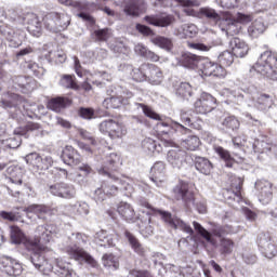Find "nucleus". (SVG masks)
Listing matches in <instances>:
<instances>
[{
  "label": "nucleus",
  "instance_id": "79ce46f5",
  "mask_svg": "<svg viewBox=\"0 0 277 277\" xmlns=\"http://www.w3.org/2000/svg\"><path fill=\"white\" fill-rule=\"evenodd\" d=\"M274 105V100H272V95L262 93L258 96L255 101V107L260 109V111H265L269 109Z\"/></svg>",
  "mask_w": 277,
  "mask_h": 277
},
{
  "label": "nucleus",
  "instance_id": "37998d69",
  "mask_svg": "<svg viewBox=\"0 0 277 277\" xmlns=\"http://www.w3.org/2000/svg\"><path fill=\"white\" fill-rule=\"evenodd\" d=\"M140 206L144 207L145 209H148V211H147V215L149 216L148 224H150V222H153V219H151L153 216L157 217V215H159L161 217V220L163 219V213H166V211L153 207V205H150V202H148L147 200H141Z\"/></svg>",
  "mask_w": 277,
  "mask_h": 277
},
{
  "label": "nucleus",
  "instance_id": "49530a36",
  "mask_svg": "<svg viewBox=\"0 0 277 277\" xmlns=\"http://www.w3.org/2000/svg\"><path fill=\"white\" fill-rule=\"evenodd\" d=\"M265 31V24L261 19H255L248 28V34L251 38H259Z\"/></svg>",
  "mask_w": 277,
  "mask_h": 277
},
{
  "label": "nucleus",
  "instance_id": "f704fd0d",
  "mask_svg": "<svg viewBox=\"0 0 277 277\" xmlns=\"http://www.w3.org/2000/svg\"><path fill=\"white\" fill-rule=\"evenodd\" d=\"M58 84L62 88H65V90H79V84L77 83V77H75V75H61Z\"/></svg>",
  "mask_w": 277,
  "mask_h": 277
},
{
  "label": "nucleus",
  "instance_id": "a211bd4d",
  "mask_svg": "<svg viewBox=\"0 0 277 277\" xmlns=\"http://www.w3.org/2000/svg\"><path fill=\"white\" fill-rule=\"evenodd\" d=\"M255 187L258 192H260V202H262V205H269V202H272V198H274L272 183H269V181H260L255 183Z\"/></svg>",
  "mask_w": 277,
  "mask_h": 277
},
{
  "label": "nucleus",
  "instance_id": "69168bd1",
  "mask_svg": "<svg viewBox=\"0 0 277 277\" xmlns=\"http://www.w3.org/2000/svg\"><path fill=\"white\" fill-rule=\"evenodd\" d=\"M78 116L84 120H92V118H94V108L81 107L78 110Z\"/></svg>",
  "mask_w": 277,
  "mask_h": 277
},
{
  "label": "nucleus",
  "instance_id": "9b49d317",
  "mask_svg": "<svg viewBox=\"0 0 277 277\" xmlns=\"http://www.w3.org/2000/svg\"><path fill=\"white\" fill-rule=\"evenodd\" d=\"M173 196L176 200H183L186 207L196 202V195L193 190H189V183L183 180H180L173 188Z\"/></svg>",
  "mask_w": 277,
  "mask_h": 277
},
{
  "label": "nucleus",
  "instance_id": "0e129e2a",
  "mask_svg": "<svg viewBox=\"0 0 277 277\" xmlns=\"http://www.w3.org/2000/svg\"><path fill=\"white\" fill-rule=\"evenodd\" d=\"M51 166H53V158L51 156H47L44 158L41 157L36 170H49Z\"/></svg>",
  "mask_w": 277,
  "mask_h": 277
},
{
  "label": "nucleus",
  "instance_id": "4468645a",
  "mask_svg": "<svg viewBox=\"0 0 277 277\" xmlns=\"http://www.w3.org/2000/svg\"><path fill=\"white\" fill-rule=\"evenodd\" d=\"M50 194L52 196H56V198H64L66 200H70V198H75V187L65 182H58L49 187Z\"/></svg>",
  "mask_w": 277,
  "mask_h": 277
},
{
  "label": "nucleus",
  "instance_id": "a19ab883",
  "mask_svg": "<svg viewBox=\"0 0 277 277\" xmlns=\"http://www.w3.org/2000/svg\"><path fill=\"white\" fill-rule=\"evenodd\" d=\"M233 250H235V240L230 238H221L219 242V252L224 256H228V254H233Z\"/></svg>",
  "mask_w": 277,
  "mask_h": 277
},
{
  "label": "nucleus",
  "instance_id": "423d86ee",
  "mask_svg": "<svg viewBox=\"0 0 277 277\" xmlns=\"http://www.w3.org/2000/svg\"><path fill=\"white\" fill-rule=\"evenodd\" d=\"M119 181H115L111 177H109V180L103 181L101 187L94 192V200L96 202H103V200L106 198H114V196H118V192H120V189L115 183H119Z\"/></svg>",
  "mask_w": 277,
  "mask_h": 277
},
{
  "label": "nucleus",
  "instance_id": "a18cd8bd",
  "mask_svg": "<svg viewBox=\"0 0 277 277\" xmlns=\"http://www.w3.org/2000/svg\"><path fill=\"white\" fill-rule=\"evenodd\" d=\"M95 242L104 248H107V246L111 248V246H114V239L109 237V234H107V230L105 229L95 234Z\"/></svg>",
  "mask_w": 277,
  "mask_h": 277
},
{
  "label": "nucleus",
  "instance_id": "20e7f679",
  "mask_svg": "<svg viewBox=\"0 0 277 277\" xmlns=\"http://www.w3.org/2000/svg\"><path fill=\"white\" fill-rule=\"evenodd\" d=\"M98 130L103 135H108L110 140H122L127 135V126L114 119L103 120L98 124Z\"/></svg>",
  "mask_w": 277,
  "mask_h": 277
},
{
  "label": "nucleus",
  "instance_id": "338daca9",
  "mask_svg": "<svg viewBox=\"0 0 277 277\" xmlns=\"http://www.w3.org/2000/svg\"><path fill=\"white\" fill-rule=\"evenodd\" d=\"M265 255L267 259H274L277 254V247L274 243H268L267 247L264 250Z\"/></svg>",
  "mask_w": 277,
  "mask_h": 277
},
{
  "label": "nucleus",
  "instance_id": "473e14b6",
  "mask_svg": "<svg viewBox=\"0 0 277 277\" xmlns=\"http://www.w3.org/2000/svg\"><path fill=\"white\" fill-rule=\"evenodd\" d=\"M144 8V0H130L124 6V12L128 16H140Z\"/></svg>",
  "mask_w": 277,
  "mask_h": 277
},
{
  "label": "nucleus",
  "instance_id": "8fccbe9b",
  "mask_svg": "<svg viewBox=\"0 0 277 277\" xmlns=\"http://www.w3.org/2000/svg\"><path fill=\"white\" fill-rule=\"evenodd\" d=\"M135 107L141 108L143 110L144 116H146V118H150L151 120L161 121V115L154 111L153 107H150L144 103H136Z\"/></svg>",
  "mask_w": 277,
  "mask_h": 277
},
{
  "label": "nucleus",
  "instance_id": "a878e982",
  "mask_svg": "<svg viewBox=\"0 0 277 277\" xmlns=\"http://www.w3.org/2000/svg\"><path fill=\"white\" fill-rule=\"evenodd\" d=\"M150 181L154 183H163L166 181V163L157 161L150 169Z\"/></svg>",
  "mask_w": 277,
  "mask_h": 277
},
{
  "label": "nucleus",
  "instance_id": "b1692460",
  "mask_svg": "<svg viewBox=\"0 0 277 277\" xmlns=\"http://www.w3.org/2000/svg\"><path fill=\"white\" fill-rule=\"evenodd\" d=\"M144 21L148 23V25H153L154 27H169L174 22V17L172 15L161 16V15H146Z\"/></svg>",
  "mask_w": 277,
  "mask_h": 277
},
{
  "label": "nucleus",
  "instance_id": "f03ea898",
  "mask_svg": "<svg viewBox=\"0 0 277 277\" xmlns=\"http://www.w3.org/2000/svg\"><path fill=\"white\" fill-rule=\"evenodd\" d=\"M43 27L52 34L66 31L70 25V15L65 12L51 11L42 17Z\"/></svg>",
  "mask_w": 277,
  "mask_h": 277
},
{
  "label": "nucleus",
  "instance_id": "e433bc0d",
  "mask_svg": "<svg viewBox=\"0 0 277 277\" xmlns=\"http://www.w3.org/2000/svg\"><path fill=\"white\" fill-rule=\"evenodd\" d=\"M167 159L169 163H171V166H173L174 168H179V166H182L185 159V151L171 149L168 153Z\"/></svg>",
  "mask_w": 277,
  "mask_h": 277
},
{
  "label": "nucleus",
  "instance_id": "6e6552de",
  "mask_svg": "<svg viewBox=\"0 0 277 277\" xmlns=\"http://www.w3.org/2000/svg\"><path fill=\"white\" fill-rule=\"evenodd\" d=\"M254 68L261 75H269V70H276L277 68V54L269 50L261 54L260 58L254 65Z\"/></svg>",
  "mask_w": 277,
  "mask_h": 277
},
{
  "label": "nucleus",
  "instance_id": "6ab92c4d",
  "mask_svg": "<svg viewBox=\"0 0 277 277\" xmlns=\"http://www.w3.org/2000/svg\"><path fill=\"white\" fill-rule=\"evenodd\" d=\"M0 36H3V38L8 40L9 47H12L13 49H18V47L23 44V41L16 31H14V29L6 24L0 25Z\"/></svg>",
  "mask_w": 277,
  "mask_h": 277
},
{
  "label": "nucleus",
  "instance_id": "603ef678",
  "mask_svg": "<svg viewBox=\"0 0 277 277\" xmlns=\"http://www.w3.org/2000/svg\"><path fill=\"white\" fill-rule=\"evenodd\" d=\"M153 44H156V47H160V49H166V51H170L172 49V40L166 38V37H155L151 38Z\"/></svg>",
  "mask_w": 277,
  "mask_h": 277
},
{
  "label": "nucleus",
  "instance_id": "ea45409f",
  "mask_svg": "<svg viewBox=\"0 0 277 277\" xmlns=\"http://www.w3.org/2000/svg\"><path fill=\"white\" fill-rule=\"evenodd\" d=\"M102 263L106 269H111L113 272L120 268V261L113 253H105L102 256Z\"/></svg>",
  "mask_w": 277,
  "mask_h": 277
},
{
  "label": "nucleus",
  "instance_id": "72a5a7b5",
  "mask_svg": "<svg viewBox=\"0 0 277 277\" xmlns=\"http://www.w3.org/2000/svg\"><path fill=\"white\" fill-rule=\"evenodd\" d=\"M200 18H209L214 21V23H222L224 18V13H216L214 9L211 8H201L198 12Z\"/></svg>",
  "mask_w": 277,
  "mask_h": 277
},
{
  "label": "nucleus",
  "instance_id": "e2e57ef3",
  "mask_svg": "<svg viewBox=\"0 0 277 277\" xmlns=\"http://www.w3.org/2000/svg\"><path fill=\"white\" fill-rule=\"evenodd\" d=\"M0 217H2V220H5L6 222H18V220H21V215H18V212L1 211Z\"/></svg>",
  "mask_w": 277,
  "mask_h": 277
},
{
  "label": "nucleus",
  "instance_id": "864d4df0",
  "mask_svg": "<svg viewBox=\"0 0 277 277\" xmlns=\"http://www.w3.org/2000/svg\"><path fill=\"white\" fill-rule=\"evenodd\" d=\"M144 150L148 153H159L161 150V145H157V141L148 137L145 138L142 143Z\"/></svg>",
  "mask_w": 277,
  "mask_h": 277
},
{
  "label": "nucleus",
  "instance_id": "f3484780",
  "mask_svg": "<svg viewBox=\"0 0 277 277\" xmlns=\"http://www.w3.org/2000/svg\"><path fill=\"white\" fill-rule=\"evenodd\" d=\"M143 70H145L147 81L151 85H159L163 81V71L159 66L147 63V66H144Z\"/></svg>",
  "mask_w": 277,
  "mask_h": 277
},
{
  "label": "nucleus",
  "instance_id": "774afa93",
  "mask_svg": "<svg viewBox=\"0 0 277 277\" xmlns=\"http://www.w3.org/2000/svg\"><path fill=\"white\" fill-rule=\"evenodd\" d=\"M131 275L133 277H153V275H150V272L142 269H133L131 271Z\"/></svg>",
  "mask_w": 277,
  "mask_h": 277
},
{
  "label": "nucleus",
  "instance_id": "2eb2a0df",
  "mask_svg": "<svg viewBox=\"0 0 277 277\" xmlns=\"http://www.w3.org/2000/svg\"><path fill=\"white\" fill-rule=\"evenodd\" d=\"M162 222H164V224H168L169 226H171V228H180V230H183L184 233H187V235H193L194 234V229L192 228V226L187 223H185L183 220L176 217V216H172V213L166 211L163 213L162 216Z\"/></svg>",
  "mask_w": 277,
  "mask_h": 277
},
{
  "label": "nucleus",
  "instance_id": "c9c22d12",
  "mask_svg": "<svg viewBox=\"0 0 277 277\" xmlns=\"http://www.w3.org/2000/svg\"><path fill=\"white\" fill-rule=\"evenodd\" d=\"M214 151L222 159L226 166V168H233L235 166V158L230 155L228 149H225L222 146L214 147Z\"/></svg>",
  "mask_w": 277,
  "mask_h": 277
},
{
  "label": "nucleus",
  "instance_id": "09e8293b",
  "mask_svg": "<svg viewBox=\"0 0 277 277\" xmlns=\"http://www.w3.org/2000/svg\"><path fill=\"white\" fill-rule=\"evenodd\" d=\"M27 213H35L38 217H42L47 215V213H51V208L44 205H30L26 208Z\"/></svg>",
  "mask_w": 277,
  "mask_h": 277
},
{
  "label": "nucleus",
  "instance_id": "c03bdc74",
  "mask_svg": "<svg viewBox=\"0 0 277 277\" xmlns=\"http://www.w3.org/2000/svg\"><path fill=\"white\" fill-rule=\"evenodd\" d=\"M235 47L233 48V53L236 55V57H246L248 55V52L250 51V48L246 42L241 41V39L235 38L234 39Z\"/></svg>",
  "mask_w": 277,
  "mask_h": 277
},
{
  "label": "nucleus",
  "instance_id": "5fc2aeb1",
  "mask_svg": "<svg viewBox=\"0 0 277 277\" xmlns=\"http://www.w3.org/2000/svg\"><path fill=\"white\" fill-rule=\"evenodd\" d=\"M144 66H148V63H144L138 68L132 70V79L134 81H147L146 70H144Z\"/></svg>",
  "mask_w": 277,
  "mask_h": 277
},
{
  "label": "nucleus",
  "instance_id": "ddd939ff",
  "mask_svg": "<svg viewBox=\"0 0 277 277\" xmlns=\"http://www.w3.org/2000/svg\"><path fill=\"white\" fill-rule=\"evenodd\" d=\"M193 226L196 233H198V235H200L202 239H205L208 243H211L212 246H215V239L213 238V235L219 239H224V235H226V229L224 227L215 228L212 230V234H211L209 230L203 228L200 223L196 221L193 222Z\"/></svg>",
  "mask_w": 277,
  "mask_h": 277
},
{
  "label": "nucleus",
  "instance_id": "1a4fd4ad",
  "mask_svg": "<svg viewBox=\"0 0 277 277\" xmlns=\"http://www.w3.org/2000/svg\"><path fill=\"white\" fill-rule=\"evenodd\" d=\"M120 166H122V159L120 158V155L111 153L108 156H106L101 172L102 174L108 176V179L120 181V177L118 176V174H116V172L120 170Z\"/></svg>",
  "mask_w": 277,
  "mask_h": 277
},
{
  "label": "nucleus",
  "instance_id": "2f4dec72",
  "mask_svg": "<svg viewBox=\"0 0 277 277\" xmlns=\"http://www.w3.org/2000/svg\"><path fill=\"white\" fill-rule=\"evenodd\" d=\"M223 198L228 201L237 200V202H241V200H243V197L241 196V183L235 187L232 186V188L223 189Z\"/></svg>",
  "mask_w": 277,
  "mask_h": 277
},
{
  "label": "nucleus",
  "instance_id": "4c0bfd02",
  "mask_svg": "<svg viewBox=\"0 0 277 277\" xmlns=\"http://www.w3.org/2000/svg\"><path fill=\"white\" fill-rule=\"evenodd\" d=\"M198 56L192 53H185L180 58V64L184 66V68H190V70L198 68Z\"/></svg>",
  "mask_w": 277,
  "mask_h": 277
},
{
  "label": "nucleus",
  "instance_id": "bb28decb",
  "mask_svg": "<svg viewBox=\"0 0 277 277\" xmlns=\"http://www.w3.org/2000/svg\"><path fill=\"white\" fill-rule=\"evenodd\" d=\"M129 100L122 95H113L110 97H106L103 102V107L106 109H120L122 105H127Z\"/></svg>",
  "mask_w": 277,
  "mask_h": 277
},
{
  "label": "nucleus",
  "instance_id": "680f3d73",
  "mask_svg": "<svg viewBox=\"0 0 277 277\" xmlns=\"http://www.w3.org/2000/svg\"><path fill=\"white\" fill-rule=\"evenodd\" d=\"M70 8H74L78 12V14H81L82 12H90V4L87 2L81 1H75L71 2Z\"/></svg>",
  "mask_w": 277,
  "mask_h": 277
},
{
  "label": "nucleus",
  "instance_id": "7ed1b4c3",
  "mask_svg": "<svg viewBox=\"0 0 277 277\" xmlns=\"http://www.w3.org/2000/svg\"><path fill=\"white\" fill-rule=\"evenodd\" d=\"M38 228L41 232V238H39V248H41V250H38V251L27 250V251L31 252L32 254L30 258L32 265H35L37 269H42V267L44 266V263H47V260H44V256H42V252L47 251V246L42 245L41 241H43V243H49L53 239V234L51 233V230L47 229V227L44 226H39Z\"/></svg>",
  "mask_w": 277,
  "mask_h": 277
},
{
  "label": "nucleus",
  "instance_id": "4d7b16f0",
  "mask_svg": "<svg viewBox=\"0 0 277 277\" xmlns=\"http://www.w3.org/2000/svg\"><path fill=\"white\" fill-rule=\"evenodd\" d=\"M193 89H192V84L187 83V82H182L180 84V87L176 90V94L179 96H182V98H189L192 97L193 94Z\"/></svg>",
  "mask_w": 277,
  "mask_h": 277
},
{
  "label": "nucleus",
  "instance_id": "393cba45",
  "mask_svg": "<svg viewBox=\"0 0 277 277\" xmlns=\"http://www.w3.org/2000/svg\"><path fill=\"white\" fill-rule=\"evenodd\" d=\"M13 82L17 88L21 89L23 94H29L34 90V87L36 85V80L31 77L26 76H17L13 79Z\"/></svg>",
  "mask_w": 277,
  "mask_h": 277
},
{
  "label": "nucleus",
  "instance_id": "bf43d9fd",
  "mask_svg": "<svg viewBox=\"0 0 277 277\" xmlns=\"http://www.w3.org/2000/svg\"><path fill=\"white\" fill-rule=\"evenodd\" d=\"M198 34V28L194 24H186L182 27L183 38H194Z\"/></svg>",
  "mask_w": 277,
  "mask_h": 277
},
{
  "label": "nucleus",
  "instance_id": "f257e3e1",
  "mask_svg": "<svg viewBox=\"0 0 277 277\" xmlns=\"http://www.w3.org/2000/svg\"><path fill=\"white\" fill-rule=\"evenodd\" d=\"M154 131L158 140L164 143V146H174V141L172 140L174 133H181V135H187L192 133L190 129L176 121H159L155 126Z\"/></svg>",
  "mask_w": 277,
  "mask_h": 277
},
{
  "label": "nucleus",
  "instance_id": "aec40b11",
  "mask_svg": "<svg viewBox=\"0 0 277 277\" xmlns=\"http://www.w3.org/2000/svg\"><path fill=\"white\" fill-rule=\"evenodd\" d=\"M201 70L206 77H216L217 79H224L226 77V69L217 63L206 62Z\"/></svg>",
  "mask_w": 277,
  "mask_h": 277
},
{
  "label": "nucleus",
  "instance_id": "0eeeda50",
  "mask_svg": "<svg viewBox=\"0 0 277 277\" xmlns=\"http://www.w3.org/2000/svg\"><path fill=\"white\" fill-rule=\"evenodd\" d=\"M65 252L69 259L78 261L79 263H87L90 267H98V262L94 260L88 251L77 245H69L65 247Z\"/></svg>",
  "mask_w": 277,
  "mask_h": 277
},
{
  "label": "nucleus",
  "instance_id": "052dcab7",
  "mask_svg": "<svg viewBox=\"0 0 277 277\" xmlns=\"http://www.w3.org/2000/svg\"><path fill=\"white\" fill-rule=\"evenodd\" d=\"M219 62L222 66H230L235 62V56L229 51H225L219 56Z\"/></svg>",
  "mask_w": 277,
  "mask_h": 277
},
{
  "label": "nucleus",
  "instance_id": "9d476101",
  "mask_svg": "<svg viewBox=\"0 0 277 277\" xmlns=\"http://www.w3.org/2000/svg\"><path fill=\"white\" fill-rule=\"evenodd\" d=\"M217 107V98L207 93L205 91L201 92L200 96L196 100L194 104V109L196 114H211L213 109Z\"/></svg>",
  "mask_w": 277,
  "mask_h": 277
},
{
  "label": "nucleus",
  "instance_id": "c85d7f7f",
  "mask_svg": "<svg viewBox=\"0 0 277 277\" xmlns=\"http://www.w3.org/2000/svg\"><path fill=\"white\" fill-rule=\"evenodd\" d=\"M117 211L126 222H133L135 220V210L133 206L128 202L121 201L117 207Z\"/></svg>",
  "mask_w": 277,
  "mask_h": 277
},
{
  "label": "nucleus",
  "instance_id": "dca6fc26",
  "mask_svg": "<svg viewBox=\"0 0 277 277\" xmlns=\"http://www.w3.org/2000/svg\"><path fill=\"white\" fill-rule=\"evenodd\" d=\"M24 21L27 25V31H29L31 36L36 38L42 36V22H40V17H38L36 13H27Z\"/></svg>",
  "mask_w": 277,
  "mask_h": 277
},
{
  "label": "nucleus",
  "instance_id": "13d9d810",
  "mask_svg": "<svg viewBox=\"0 0 277 277\" xmlns=\"http://www.w3.org/2000/svg\"><path fill=\"white\" fill-rule=\"evenodd\" d=\"M41 158H42V156L40 154L30 153V154L26 155L25 161L28 166H30V168H32V170H37Z\"/></svg>",
  "mask_w": 277,
  "mask_h": 277
},
{
  "label": "nucleus",
  "instance_id": "412c9836",
  "mask_svg": "<svg viewBox=\"0 0 277 277\" xmlns=\"http://www.w3.org/2000/svg\"><path fill=\"white\" fill-rule=\"evenodd\" d=\"M62 160L67 166H79L81 163V155L72 146L67 145L63 149Z\"/></svg>",
  "mask_w": 277,
  "mask_h": 277
},
{
  "label": "nucleus",
  "instance_id": "f8f14e48",
  "mask_svg": "<svg viewBox=\"0 0 277 277\" xmlns=\"http://www.w3.org/2000/svg\"><path fill=\"white\" fill-rule=\"evenodd\" d=\"M222 31H225L227 38H234L241 34V25L233 18V14L229 12H223V19L220 23Z\"/></svg>",
  "mask_w": 277,
  "mask_h": 277
},
{
  "label": "nucleus",
  "instance_id": "7c9ffc66",
  "mask_svg": "<svg viewBox=\"0 0 277 277\" xmlns=\"http://www.w3.org/2000/svg\"><path fill=\"white\" fill-rule=\"evenodd\" d=\"M195 168L201 174L209 175V174H211V171L213 170V163H211L210 159H207L205 157H196L195 158Z\"/></svg>",
  "mask_w": 277,
  "mask_h": 277
},
{
  "label": "nucleus",
  "instance_id": "58836bf2",
  "mask_svg": "<svg viewBox=\"0 0 277 277\" xmlns=\"http://www.w3.org/2000/svg\"><path fill=\"white\" fill-rule=\"evenodd\" d=\"M40 129H42L40 123L28 121L25 126L15 128L13 133L14 135H27L34 131H40Z\"/></svg>",
  "mask_w": 277,
  "mask_h": 277
},
{
  "label": "nucleus",
  "instance_id": "3c124183",
  "mask_svg": "<svg viewBox=\"0 0 277 277\" xmlns=\"http://www.w3.org/2000/svg\"><path fill=\"white\" fill-rule=\"evenodd\" d=\"M222 126L225 127V129H229V131H237L239 127H241V123L237 117L228 116L223 119Z\"/></svg>",
  "mask_w": 277,
  "mask_h": 277
},
{
  "label": "nucleus",
  "instance_id": "cd10ccee",
  "mask_svg": "<svg viewBox=\"0 0 277 277\" xmlns=\"http://www.w3.org/2000/svg\"><path fill=\"white\" fill-rule=\"evenodd\" d=\"M194 114L193 110H182L180 114V118L184 124L187 127H190V129H195L196 131H200L202 129V119L198 118L196 122H194V117L192 116Z\"/></svg>",
  "mask_w": 277,
  "mask_h": 277
},
{
  "label": "nucleus",
  "instance_id": "5701e85b",
  "mask_svg": "<svg viewBox=\"0 0 277 277\" xmlns=\"http://www.w3.org/2000/svg\"><path fill=\"white\" fill-rule=\"evenodd\" d=\"M124 237L135 254L142 258L146 256V248H144V245H142L140 239H137L133 233L129 232V229H126Z\"/></svg>",
  "mask_w": 277,
  "mask_h": 277
},
{
  "label": "nucleus",
  "instance_id": "39448f33",
  "mask_svg": "<svg viewBox=\"0 0 277 277\" xmlns=\"http://www.w3.org/2000/svg\"><path fill=\"white\" fill-rule=\"evenodd\" d=\"M41 238L42 236H36L34 238H29L25 236V233H23V230H21L19 227H12V230H11L12 243H15L16 246H21V243H23L26 250H34L35 252H38V250H42V248L40 247Z\"/></svg>",
  "mask_w": 277,
  "mask_h": 277
},
{
  "label": "nucleus",
  "instance_id": "de8ad7c7",
  "mask_svg": "<svg viewBox=\"0 0 277 277\" xmlns=\"http://www.w3.org/2000/svg\"><path fill=\"white\" fill-rule=\"evenodd\" d=\"M181 146L185 148V150H198V148H200V137L190 135L181 142Z\"/></svg>",
  "mask_w": 277,
  "mask_h": 277
},
{
  "label": "nucleus",
  "instance_id": "4be33fe9",
  "mask_svg": "<svg viewBox=\"0 0 277 277\" xmlns=\"http://www.w3.org/2000/svg\"><path fill=\"white\" fill-rule=\"evenodd\" d=\"M70 105H72V100L66 96H56L48 101V109L56 111V114H60L66 107H70Z\"/></svg>",
  "mask_w": 277,
  "mask_h": 277
},
{
  "label": "nucleus",
  "instance_id": "6e6d98bb",
  "mask_svg": "<svg viewBox=\"0 0 277 277\" xmlns=\"http://www.w3.org/2000/svg\"><path fill=\"white\" fill-rule=\"evenodd\" d=\"M93 36H95L97 42H107L111 38V29L102 28L94 30Z\"/></svg>",
  "mask_w": 277,
  "mask_h": 277
},
{
  "label": "nucleus",
  "instance_id": "c756f323",
  "mask_svg": "<svg viewBox=\"0 0 277 277\" xmlns=\"http://www.w3.org/2000/svg\"><path fill=\"white\" fill-rule=\"evenodd\" d=\"M6 172L10 176V181L15 185H23V176L25 174V169L18 166H11L6 169Z\"/></svg>",
  "mask_w": 277,
  "mask_h": 277
}]
</instances>
